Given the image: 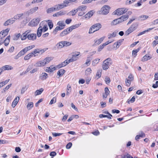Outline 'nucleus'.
<instances>
[{"mask_svg": "<svg viewBox=\"0 0 158 158\" xmlns=\"http://www.w3.org/2000/svg\"><path fill=\"white\" fill-rule=\"evenodd\" d=\"M101 24L97 23L92 25L90 28L89 32V34H91L95 31H98L101 28Z\"/></svg>", "mask_w": 158, "mask_h": 158, "instance_id": "1", "label": "nucleus"}, {"mask_svg": "<svg viewBox=\"0 0 158 158\" xmlns=\"http://www.w3.org/2000/svg\"><path fill=\"white\" fill-rule=\"evenodd\" d=\"M110 10V7L107 5H105L103 6L100 10L97 11V13L99 14L106 15L109 12Z\"/></svg>", "mask_w": 158, "mask_h": 158, "instance_id": "2", "label": "nucleus"}, {"mask_svg": "<svg viewBox=\"0 0 158 158\" xmlns=\"http://www.w3.org/2000/svg\"><path fill=\"white\" fill-rule=\"evenodd\" d=\"M128 10V9L127 8H119L116 9L113 13L114 15H120L125 13Z\"/></svg>", "mask_w": 158, "mask_h": 158, "instance_id": "3", "label": "nucleus"}, {"mask_svg": "<svg viewBox=\"0 0 158 158\" xmlns=\"http://www.w3.org/2000/svg\"><path fill=\"white\" fill-rule=\"evenodd\" d=\"M111 59L110 58H108L103 62L102 68L103 70H106L108 69L109 66L112 64Z\"/></svg>", "mask_w": 158, "mask_h": 158, "instance_id": "4", "label": "nucleus"}, {"mask_svg": "<svg viewBox=\"0 0 158 158\" xmlns=\"http://www.w3.org/2000/svg\"><path fill=\"white\" fill-rule=\"evenodd\" d=\"M137 25L136 23L133 24L125 32V35H128L130 33L132 32L137 28Z\"/></svg>", "mask_w": 158, "mask_h": 158, "instance_id": "5", "label": "nucleus"}, {"mask_svg": "<svg viewBox=\"0 0 158 158\" xmlns=\"http://www.w3.org/2000/svg\"><path fill=\"white\" fill-rule=\"evenodd\" d=\"M95 13V11L94 10H91L88 12L84 16L82 17L81 19H88L91 17Z\"/></svg>", "mask_w": 158, "mask_h": 158, "instance_id": "6", "label": "nucleus"}, {"mask_svg": "<svg viewBox=\"0 0 158 158\" xmlns=\"http://www.w3.org/2000/svg\"><path fill=\"white\" fill-rule=\"evenodd\" d=\"M25 17H27V16H26V15L25 14L24 12V13L17 14L14 16L13 19H14L15 20L17 19L21 20L23 19V18H24Z\"/></svg>", "mask_w": 158, "mask_h": 158, "instance_id": "7", "label": "nucleus"}, {"mask_svg": "<svg viewBox=\"0 0 158 158\" xmlns=\"http://www.w3.org/2000/svg\"><path fill=\"white\" fill-rule=\"evenodd\" d=\"M38 7H36L32 8L27 11L25 12V14L26 15V16L28 17L30 14H32L35 12L38 9Z\"/></svg>", "mask_w": 158, "mask_h": 158, "instance_id": "8", "label": "nucleus"}, {"mask_svg": "<svg viewBox=\"0 0 158 158\" xmlns=\"http://www.w3.org/2000/svg\"><path fill=\"white\" fill-rule=\"evenodd\" d=\"M27 38L29 40L34 41L36 39V35L35 34H30L27 35Z\"/></svg>", "mask_w": 158, "mask_h": 158, "instance_id": "9", "label": "nucleus"}, {"mask_svg": "<svg viewBox=\"0 0 158 158\" xmlns=\"http://www.w3.org/2000/svg\"><path fill=\"white\" fill-rule=\"evenodd\" d=\"M40 21V18L33 19L29 23H30V25H31L32 26H35L38 24Z\"/></svg>", "mask_w": 158, "mask_h": 158, "instance_id": "10", "label": "nucleus"}, {"mask_svg": "<svg viewBox=\"0 0 158 158\" xmlns=\"http://www.w3.org/2000/svg\"><path fill=\"white\" fill-rule=\"evenodd\" d=\"M44 52L45 50L44 49H40L37 48L34 50L32 53L34 56H37V55H36L37 53H41V54H42Z\"/></svg>", "mask_w": 158, "mask_h": 158, "instance_id": "11", "label": "nucleus"}, {"mask_svg": "<svg viewBox=\"0 0 158 158\" xmlns=\"http://www.w3.org/2000/svg\"><path fill=\"white\" fill-rule=\"evenodd\" d=\"M67 6V5L66 4H58L54 6L56 11L64 7Z\"/></svg>", "mask_w": 158, "mask_h": 158, "instance_id": "12", "label": "nucleus"}, {"mask_svg": "<svg viewBox=\"0 0 158 158\" xmlns=\"http://www.w3.org/2000/svg\"><path fill=\"white\" fill-rule=\"evenodd\" d=\"M46 64L44 60L37 62L35 64V66L36 67H41L44 66Z\"/></svg>", "mask_w": 158, "mask_h": 158, "instance_id": "13", "label": "nucleus"}, {"mask_svg": "<svg viewBox=\"0 0 158 158\" xmlns=\"http://www.w3.org/2000/svg\"><path fill=\"white\" fill-rule=\"evenodd\" d=\"M15 20L13 19H10L6 20L4 23V26H7L13 24L15 22Z\"/></svg>", "mask_w": 158, "mask_h": 158, "instance_id": "14", "label": "nucleus"}, {"mask_svg": "<svg viewBox=\"0 0 158 158\" xmlns=\"http://www.w3.org/2000/svg\"><path fill=\"white\" fill-rule=\"evenodd\" d=\"M81 24H77L74 25H72L69 27L68 28L69 31V32L72 31L73 29L78 27L81 25Z\"/></svg>", "mask_w": 158, "mask_h": 158, "instance_id": "15", "label": "nucleus"}, {"mask_svg": "<svg viewBox=\"0 0 158 158\" xmlns=\"http://www.w3.org/2000/svg\"><path fill=\"white\" fill-rule=\"evenodd\" d=\"M19 97L17 96L15 98L11 106L13 107L14 108L15 107L19 102Z\"/></svg>", "mask_w": 158, "mask_h": 158, "instance_id": "16", "label": "nucleus"}, {"mask_svg": "<svg viewBox=\"0 0 158 158\" xmlns=\"http://www.w3.org/2000/svg\"><path fill=\"white\" fill-rule=\"evenodd\" d=\"M105 38V37H103L99 39L96 40H94V45H99L101 43V42Z\"/></svg>", "mask_w": 158, "mask_h": 158, "instance_id": "17", "label": "nucleus"}, {"mask_svg": "<svg viewBox=\"0 0 158 158\" xmlns=\"http://www.w3.org/2000/svg\"><path fill=\"white\" fill-rule=\"evenodd\" d=\"M69 33V31L68 28H67L60 33V36L62 37L68 34Z\"/></svg>", "mask_w": 158, "mask_h": 158, "instance_id": "18", "label": "nucleus"}, {"mask_svg": "<svg viewBox=\"0 0 158 158\" xmlns=\"http://www.w3.org/2000/svg\"><path fill=\"white\" fill-rule=\"evenodd\" d=\"M10 35H9L6 38L5 40L3 41V43H4V45L6 46H7L10 42Z\"/></svg>", "mask_w": 158, "mask_h": 158, "instance_id": "19", "label": "nucleus"}, {"mask_svg": "<svg viewBox=\"0 0 158 158\" xmlns=\"http://www.w3.org/2000/svg\"><path fill=\"white\" fill-rule=\"evenodd\" d=\"M68 64V63L67 61V60H66L64 62H62L60 64L56 66V68H60L62 67L65 66Z\"/></svg>", "mask_w": 158, "mask_h": 158, "instance_id": "20", "label": "nucleus"}, {"mask_svg": "<svg viewBox=\"0 0 158 158\" xmlns=\"http://www.w3.org/2000/svg\"><path fill=\"white\" fill-rule=\"evenodd\" d=\"M43 31L42 27L41 26H40L37 29V35L38 37H40L42 34V32Z\"/></svg>", "mask_w": 158, "mask_h": 158, "instance_id": "21", "label": "nucleus"}, {"mask_svg": "<svg viewBox=\"0 0 158 158\" xmlns=\"http://www.w3.org/2000/svg\"><path fill=\"white\" fill-rule=\"evenodd\" d=\"M148 18V16L143 15L139 16L138 17V19L139 20H145L147 19Z\"/></svg>", "mask_w": 158, "mask_h": 158, "instance_id": "22", "label": "nucleus"}, {"mask_svg": "<svg viewBox=\"0 0 158 158\" xmlns=\"http://www.w3.org/2000/svg\"><path fill=\"white\" fill-rule=\"evenodd\" d=\"M2 69H3V70L4 71L6 70H10L13 69V67L9 65H6L2 67Z\"/></svg>", "mask_w": 158, "mask_h": 158, "instance_id": "23", "label": "nucleus"}, {"mask_svg": "<svg viewBox=\"0 0 158 158\" xmlns=\"http://www.w3.org/2000/svg\"><path fill=\"white\" fill-rule=\"evenodd\" d=\"M48 76V74L45 73H44L41 74V76L40 77V78L41 80H44L47 78Z\"/></svg>", "mask_w": 158, "mask_h": 158, "instance_id": "24", "label": "nucleus"}, {"mask_svg": "<svg viewBox=\"0 0 158 158\" xmlns=\"http://www.w3.org/2000/svg\"><path fill=\"white\" fill-rule=\"evenodd\" d=\"M77 11L78 10L77 9L76 10H73L69 12L67 14V15L69 16H74Z\"/></svg>", "mask_w": 158, "mask_h": 158, "instance_id": "25", "label": "nucleus"}, {"mask_svg": "<svg viewBox=\"0 0 158 158\" xmlns=\"http://www.w3.org/2000/svg\"><path fill=\"white\" fill-rule=\"evenodd\" d=\"M65 14V13H64V12L63 11H60L58 12H57V13L54 14L53 15V16L54 17H58L60 16H61V15H64Z\"/></svg>", "mask_w": 158, "mask_h": 158, "instance_id": "26", "label": "nucleus"}, {"mask_svg": "<svg viewBox=\"0 0 158 158\" xmlns=\"http://www.w3.org/2000/svg\"><path fill=\"white\" fill-rule=\"evenodd\" d=\"M63 29V27H62L58 26L56 27L55 29L53 30V33L55 35L56 34L58 31L61 30Z\"/></svg>", "mask_w": 158, "mask_h": 158, "instance_id": "27", "label": "nucleus"}, {"mask_svg": "<svg viewBox=\"0 0 158 158\" xmlns=\"http://www.w3.org/2000/svg\"><path fill=\"white\" fill-rule=\"evenodd\" d=\"M33 55L32 52L29 53L24 57V60H28L31 57H32Z\"/></svg>", "mask_w": 158, "mask_h": 158, "instance_id": "28", "label": "nucleus"}, {"mask_svg": "<svg viewBox=\"0 0 158 158\" xmlns=\"http://www.w3.org/2000/svg\"><path fill=\"white\" fill-rule=\"evenodd\" d=\"M44 91V89L42 88H40L39 89L37 90L35 92V96L40 94Z\"/></svg>", "mask_w": 158, "mask_h": 158, "instance_id": "29", "label": "nucleus"}, {"mask_svg": "<svg viewBox=\"0 0 158 158\" xmlns=\"http://www.w3.org/2000/svg\"><path fill=\"white\" fill-rule=\"evenodd\" d=\"M117 32L114 31L112 34H109L108 35V39H110L116 36L117 34Z\"/></svg>", "mask_w": 158, "mask_h": 158, "instance_id": "30", "label": "nucleus"}, {"mask_svg": "<svg viewBox=\"0 0 158 158\" xmlns=\"http://www.w3.org/2000/svg\"><path fill=\"white\" fill-rule=\"evenodd\" d=\"M123 39L119 40L117 42L115 43L114 44V45H116V47L117 48H119V46L121 45V43L123 42Z\"/></svg>", "mask_w": 158, "mask_h": 158, "instance_id": "31", "label": "nucleus"}, {"mask_svg": "<svg viewBox=\"0 0 158 158\" xmlns=\"http://www.w3.org/2000/svg\"><path fill=\"white\" fill-rule=\"evenodd\" d=\"M65 72V71L63 69H60L57 72V74L60 77L62 76L64 74Z\"/></svg>", "mask_w": 158, "mask_h": 158, "instance_id": "32", "label": "nucleus"}, {"mask_svg": "<svg viewBox=\"0 0 158 158\" xmlns=\"http://www.w3.org/2000/svg\"><path fill=\"white\" fill-rule=\"evenodd\" d=\"M151 58V57L150 56H147V55H146L142 58L141 59V61H146L150 59Z\"/></svg>", "mask_w": 158, "mask_h": 158, "instance_id": "33", "label": "nucleus"}, {"mask_svg": "<svg viewBox=\"0 0 158 158\" xmlns=\"http://www.w3.org/2000/svg\"><path fill=\"white\" fill-rule=\"evenodd\" d=\"M56 46L58 49L64 47V44L62 43V41H60L57 43Z\"/></svg>", "mask_w": 158, "mask_h": 158, "instance_id": "34", "label": "nucleus"}, {"mask_svg": "<svg viewBox=\"0 0 158 158\" xmlns=\"http://www.w3.org/2000/svg\"><path fill=\"white\" fill-rule=\"evenodd\" d=\"M87 7L85 6L82 5L79 6L77 9L78 10H84L86 9Z\"/></svg>", "mask_w": 158, "mask_h": 158, "instance_id": "35", "label": "nucleus"}, {"mask_svg": "<svg viewBox=\"0 0 158 158\" xmlns=\"http://www.w3.org/2000/svg\"><path fill=\"white\" fill-rule=\"evenodd\" d=\"M57 24L59 26L63 27V28L65 26V23L63 21H59L57 23Z\"/></svg>", "mask_w": 158, "mask_h": 158, "instance_id": "36", "label": "nucleus"}, {"mask_svg": "<svg viewBox=\"0 0 158 158\" xmlns=\"http://www.w3.org/2000/svg\"><path fill=\"white\" fill-rule=\"evenodd\" d=\"M53 59V58L52 57H47L44 59V62L46 64L49 63L50 61Z\"/></svg>", "mask_w": 158, "mask_h": 158, "instance_id": "37", "label": "nucleus"}, {"mask_svg": "<svg viewBox=\"0 0 158 158\" xmlns=\"http://www.w3.org/2000/svg\"><path fill=\"white\" fill-rule=\"evenodd\" d=\"M129 18V16L128 15H123L121 16L120 18L121 19H122V21L123 22L126 20L127 19Z\"/></svg>", "mask_w": 158, "mask_h": 158, "instance_id": "38", "label": "nucleus"}, {"mask_svg": "<svg viewBox=\"0 0 158 158\" xmlns=\"http://www.w3.org/2000/svg\"><path fill=\"white\" fill-rule=\"evenodd\" d=\"M10 79L7 80L0 83V88L7 84L9 81Z\"/></svg>", "mask_w": 158, "mask_h": 158, "instance_id": "39", "label": "nucleus"}, {"mask_svg": "<svg viewBox=\"0 0 158 158\" xmlns=\"http://www.w3.org/2000/svg\"><path fill=\"white\" fill-rule=\"evenodd\" d=\"M10 30V29L8 28H7L5 30H4L1 31L2 32V34L4 35V36H6L8 34V33Z\"/></svg>", "mask_w": 158, "mask_h": 158, "instance_id": "40", "label": "nucleus"}, {"mask_svg": "<svg viewBox=\"0 0 158 158\" xmlns=\"http://www.w3.org/2000/svg\"><path fill=\"white\" fill-rule=\"evenodd\" d=\"M33 65L32 64L29 65L26 71L24 72V74H26L27 72L33 68Z\"/></svg>", "mask_w": 158, "mask_h": 158, "instance_id": "41", "label": "nucleus"}, {"mask_svg": "<svg viewBox=\"0 0 158 158\" xmlns=\"http://www.w3.org/2000/svg\"><path fill=\"white\" fill-rule=\"evenodd\" d=\"M35 47V45H32L31 46H29L28 47H26L25 48H24L25 49L26 51L25 52H27L28 50H29L32 49L33 48H34Z\"/></svg>", "mask_w": 158, "mask_h": 158, "instance_id": "42", "label": "nucleus"}, {"mask_svg": "<svg viewBox=\"0 0 158 158\" xmlns=\"http://www.w3.org/2000/svg\"><path fill=\"white\" fill-rule=\"evenodd\" d=\"M55 9L54 7L49 8L47 10V12L48 13H51L52 12L56 11V10Z\"/></svg>", "mask_w": 158, "mask_h": 158, "instance_id": "43", "label": "nucleus"}, {"mask_svg": "<svg viewBox=\"0 0 158 158\" xmlns=\"http://www.w3.org/2000/svg\"><path fill=\"white\" fill-rule=\"evenodd\" d=\"M91 69L90 68H87L85 71V74L86 75L88 76L89 75L91 72Z\"/></svg>", "mask_w": 158, "mask_h": 158, "instance_id": "44", "label": "nucleus"}, {"mask_svg": "<svg viewBox=\"0 0 158 158\" xmlns=\"http://www.w3.org/2000/svg\"><path fill=\"white\" fill-rule=\"evenodd\" d=\"M100 60V59L98 58L94 59L92 62V64L94 66H95L99 62Z\"/></svg>", "mask_w": 158, "mask_h": 158, "instance_id": "45", "label": "nucleus"}, {"mask_svg": "<svg viewBox=\"0 0 158 158\" xmlns=\"http://www.w3.org/2000/svg\"><path fill=\"white\" fill-rule=\"evenodd\" d=\"M47 69H48V71L51 72L56 69V67H53V65H51L50 67L48 68Z\"/></svg>", "mask_w": 158, "mask_h": 158, "instance_id": "46", "label": "nucleus"}, {"mask_svg": "<svg viewBox=\"0 0 158 158\" xmlns=\"http://www.w3.org/2000/svg\"><path fill=\"white\" fill-rule=\"evenodd\" d=\"M48 26L49 27V28L50 29H51L53 27V24L52 22V21L49 20H48Z\"/></svg>", "mask_w": 158, "mask_h": 158, "instance_id": "47", "label": "nucleus"}, {"mask_svg": "<svg viewBox=\"0 0 158 158\" xmlns=\"http://www.w3.org/2000/svg\"><path fill=\"white\" fill-rule=\"evenodd\" d=\"M62 43L64 44V47L69 46L71 44L69 42L66 41H62Z\"/></svg>", "mask_w": 158, "mask_h": 158, "instance_id": "48", "label": "nucleus"}, {"mask_svg": "<svg viewBox=\"0 0 158 158\" xmlns=\"http://www.w3.org/2000/svg\"><path fill=\"white\" fill-rule=\"evenodd\" d=\"M131 81L129 80L128 79H126L125 84H126V85L127 86L129 87L130 86V85H131Z\"/></svg>", "mask_w": 158, "mask_h": 158, "instance_id": "49", "label": "nucleus"}, {"mask_svg": "<svg viewBox=\"0 0 158 158\" xmlns=\"http://www.w3.org/2000/svg\"><path fill=\"white\" fill-rule=\"evenodd\" d=\"M25 50L24 48L18 54L19 55L21 56H22L25 53L27 52H25Z\"/></svg>", "mask_w": 158, "mask_h": 158, "instance_id": "50", "label": "nucleus"}, {"mask_svg": "<svg viewBox=\"0 0 158 158\" xmlns=\"http://www.w3.org/2000/svg\"><path fill=\"white\" fill-rule=\"evenodd\" d=\"M99 117L100 118L107 117L109 119H111V118L108 115H104L102 114H100L99 115Z\"/></svg>", "mask_w": 158, "mask_h": 158, "instance_id": "51", "label": "nucleus"}, {"mask_svg": "<svg viewBox=\"0 0 158 158\" xmlns=\"http://www.w3.org/2000/svg\"><path fill=\"white\" fill-rule=\"evenodd\" d=\"M139 51V49H138L136 50H133L132 52V54L133 56H134L135 57L137 55V53Z\"/></svg>", "mask_w": 158, "mask_h": 158, "instance_id": "52", "label": "nucleus"}, {"mask_svg": "<svg viewBox=\"0 0 158 158\" xmlns=\"http://www.w3.org/2000/svg\"><path fill=\"white\" fill-rule=\"evenodd\" d=\"M33 107V103L32 102H30L29 103L27 106V108L28 110L30 109Z\"/></svg>", "mask_w": 158, "mask_h": 158, "instance_id": "53", "label": "nucleus"}, {"mask_svg": "<svg viewBox=\"0 0 158 158\" xmlns=\"http://www.w3.org/2000/svg\"><path fill=\"white\" fill-rule=\"evenodd\" d=\"M27 35L25 33H24L22 34L21 36V39L22 40H24L27 38Z\"/></svg>", "mask_w": 158, "mask_h": 158, "instance_id": "54", "label": "nucleus"}, {"mask_svg": "<svg viewBox=\"0 0 158 158\" xmlns=\"http://www.w3.org/2000/svg\"><path fill=\"white\" fill-rule=\"evenodd\" d=\"M56 98L55 97H54L52 98V99L51 100L49 104L50 105H52L53 103H56Z\"/></svg>", "mask_w": 158, "mask_h": 158, "instance_id": "55", "label": "nucleus"}, {"mask_svg": "<svg viewBox=\"0 0 158 158\" xmlns=\"http://www.w3.org/2000/svg\"><path fill=\"white\" fill-rule=\"evenodd\" d=\"M72 58L74 61H75L77 60L78 58V55L76 54V55H74L73 54Z\"/></svg>", "mask_w": 158, "mask_h": 158, "instance_id": "56", "label": "nucleus"}, {"mask_svg": "<svg viewBox=\"0 0 158 158\" xmlns=\"http://www.w3.org/2000/svg\"><path fill=\"white\" fill-rule=\"evenodd\" d=\"M117 19H116L114 20H113L111 23V25H116L117 24H118V22H117L118 21H117Z\"/></svg>", "mask_w": 158, "mask_h": 158, "instance_id": "57", "label": "nucleus"}, {"mask_svg": "<svg viewBox=\"0 0 158 158\" xmlns=\"http://www.w3.org/2000/svg\"><path fill=\"white\" fill-rule=\"evenodd\" d=\"M105 81L106 84H109L110 81V78L108 77H105Z\"/></svg>", "mask_w": 158, "mask_h": 158, "instance_id": "58", "label": "nucleus"}, {"mask_svg": "<svg viewBox=\"0 0 158 158\" xmlns=\"http://www.w3.org/2000/svg\"><path fill=\"white\" fill-rule=\"evenodd\" d=\"M135 97L134 96H133L132 98H131V99L130 100V101H128H128H127V102L129 104L130 103V102L131 103H133V102H134V101H135Z\"/></svg>", "mask_w": 158, "mask_h": 158, "instance_id": "59", "label": "nucleus"}, {"mask_svg": "<svg viewBox=\"0 0 158 158\" xmlns=\"http://www.w3.org/2000/svg\"><path fill=\"white\" fill-rule=\"evenodd\" d=\"M90 60L89 59V57H88L86 60V61L85 63V64L87 65V66H88L90 64Z\"/></svg>", "mask_w": 158, "mask_h": 158, "instance_id": "60", "label": "nucleus"}, {"mask_svg": "<svg viewBox=\"0 0 158 158\" xmlns=\"http://www.w3.org/2000/svg\"><path fill=\"white\" fill-rule=\"evenodd\" d=\"M72 143L71 142L68 143L66 146V148L67 149H70L72 146Z\"/></svg>", "mask_w": 158, "mask_h": 158, "instance_id": "61", "label": "nucleus"}, {"mask_svg": "<svg viewBox=\"0 0 158 158\" xmlns=\"http://www.w3.org/2000/svg\"><path fill=\"white\" fill-rule=\"evenodd\" d=\"M101 70H98L96 74V76H98V78H99L101 77Z\"/></svg>", "mask_w": 158, "mask_h": 158, "instance_id": "62", "label": "nucleus"}, {"mask_svg": "<svg viewBox=\"0 0 158 158\" xmlns=\"http://www.w3.org/2000/svg\"><path fill=\"white\" fill-rule=\"evenodd\" d=\"M27 88L26 86H25L24 87H23L21 89V94H23L25 91L27 89Z\"/></svg>", "mask_w": 158, "mask_h": 158, "instance_id": "63", "label": "nucleus"}, {"mask_svg": "<svg viewBox=\"0 0 158 158\" xmlns=\"http://www.w3.org/2000/svg\"><path fill=\"white\" fill-rule=\"evenodd\" d=\"M158 24V19L154 20L152 22V24L153 25H155Z\"/></svg>", "mask_w": 158, "mask_h": 158, "instance_id": "64", "label": "nucleus"}]
</instances>
